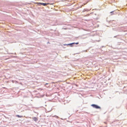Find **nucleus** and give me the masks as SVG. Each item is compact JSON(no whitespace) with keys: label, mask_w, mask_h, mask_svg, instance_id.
<instances>
[{"label":"nucleus","mask_w":127,"mask_h":127,"mask_svg":"<svg viewBox=\"0 0 127 127\" xmlns=\"http://www.w3.org/2000/svg\"><path fill=\"white\" fill-rule=\"evenodd\" d=\"M16 116L19 117V118H21L23 117V116H20L18 115H16Z\"/></svg>","instance_id":"5"},{"label":"nucleus","mask_w":127,"mask_h":127,"mask_svg":"<svg viewBox=\"0 0 127 127\" xmlns=\"http://www.w3.org/2000/svg\"><path fill=\"white\" fill-rule=\"evenodd\" d=\"M48 84V83H46V85H47V84Z\"/></svg>","instance_id":"8"},{"label":"nucleus","mask_w":127,"mask_h":127,"mask_svg":"<svg viewBox=\"0 0 127 127\" xmlns=\"http://www.w3.org/2000/svg\"><path fill=\"white\" fill-rule=\"evenodd\" d=\"M32 119L35 122L38 120V118L35 117H32Z\"/></svg>","instance_id":"4"},{"label":"nucleus","mask_w":127,"mask_h":127,"mask_svg":"<svg viewBox=\"0 0 127 127\" xmlns=\"http://www.w3.org/2000/svg\"><path fill=\"white\" fill-rule=\"evenodd\" d=\"M91 106H93L94 108H95L96 109H100L101 108L99 106L95 104H93L91 105Z\"/></svg>","instance_id":"1"},{"label":"nucleus","mask_w":127,"mask_h":127,"mask_svg":"<svg viewBox=\"0 0 127 127\" xmlns=\"http://www.w3.org/2000/svg\"><path fill=\"white\" fill-rule=\"evenodd\" d=\"M78 43H79L78 42H77V43H70V44H68V45H70L71 46H72V44H78Z\"/></svg>","instance_id":"3"},{"label":"nucleus","mask_w":127,"mask_h":127,"mask_svg":"<svg viewBox=\"0 0 127 127\" xmlns=\"http://www.w3.org/2000/svg\"><path fill=\"white\" fill-rule=\"evenodd\" d=\"M38 5H43V6H46L48 4L47 3H38Z\"/></svg>","instance_id":"2"},{"label":"nucleus","mask_w":127,"mask_h":127,"mask_svg":"<svg viewBox=\"0 0 127 127\" xmlns=\"http://www.w3.org/2000/svg\"><path fill=\"white\" fill-rule=\"evenodd\" d=\"M85 10L86 11H89V10L88 9H85Z\"/></svg>","instance_id":"7"},{"label":"nucleus","mask_w":127,"mask_h":127,"mask_svg":"<svg viewBox=\"0 0 127 127\" xmlns=\"http://www.w3.org/2000/svg\"><path fill=\"white\" fill-rule=\"evenodd\" d=\"M113 12H114V11H113L111 12H110V13H111V15H112L113 14Z\"/></svg>","instance_id":"6"}]
</instances>
